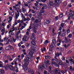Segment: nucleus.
<instances>
[{"label":"nucleus","instance_id":"49530a36","mask_svg":"<svg viewBox=\"0 0 74 74\" xmlns=\"http://www.w3.org/2000/svg\"><path fill=\"white\" fill-rule=\"evenodd\" d=\"M25 45L27 47H29V46L30 45L29 44V43H26L25 44Z\"/></svg>","mask_w":74,"mask_h":74},{"label":"nucleus","instance_id":"09e8293b","mask_svg":"<svg viewBox=\"0 0 74 74\" xmlns=\"http://www.w3.org/2000/svg\"><path fill=\"white\" fill-rule=\"evenodd\" d=\"M32 13H33V14H35L36 13V11H34V10H32Z\"/></svg>","mask_w":74,"mask_h":74},{"label":"nucleus","instance_id":"f257e3e1","mask_svg":"<svg viewBox=\"0 0 74 74\" xmlns=\"http://www.w3.org/2000/svg\"><path fill=\"white\" fill-rule=\"evenodd\" d=\"M31 44H32L31 47V51L29 52V55L27 56V59L29 61H31V58H32V56L33 55V53H35L36 51L34 48H37V45H36V43L34 41H32L31 42Z\"/></svg>","mask_w":74,"mask_h":74},{"label":"nucleus","instance_id":"aec40b11","mask_svg":"<svg viewBox=\"0 0 74 74\" xmlns=\"http://www.w3.org/2000/svg\"><path fill=\"white\" fill-rule=\"evenodd\" d=\"M10 65H8V64H7V65L6 66H5L4 67L5 69V70H8L9 69V66Z\"/></svg>","mask_w":74,"mask_h":74},{"label":"nucleus","instance_id":"4be33fe9","mask_svg":"<svg viewBox=\"0 0 74 74\" xmlns=\"http://www.w3.org/2000/svg\"><path fill=\"white\" fill-rule=\"evenodd\" d=\"M1 32H2V35H3L5 33V27H4L3 29H2Z\"/></svg>","mask_w":74,"mask_h":74},{"label":"nucleus","instance_id":"9d476101","mask_svg":"<svg viewBox=\"0 0 74 74\" xmlns=\"http://www.w3.org/2000/svg\"><path fill=\"white\" fill-rule=\"evenodd\" d=\"M24 5L26 7H27L28 5H32V3H31V1H29L27 2H26V3L24 4Z\"/></svg>","mask_w":74,"mask_h":74},{"label":"nucleus","instance_id":"7c9ffc66","mask_svg":"<svg viewBox=\"0 0 74 74\" xmlns=\"http://www.w3.org/2000/svg\"><path fill=\"white\" fill-rule=\"evenodd\" d=\"M11 23H9L8 25H7V28L8 29H10V26H11Z\"/></svg>","mask_w":74,"mask_h":74},{"label":"nucleus","instance_id":"39448f33","mask_svg":"<svg viewBox=\"0 0 74 74\" xmlns=\"http://www.w3.org/2000/svg\"><path fill=\"white\" fill-rule=\"evenodd\" d=\"M26 35H25L23 38L22 40L23 41H27L28 40V39L29 38V36H28L29 34V32H27L26 33Z\"/></svg>","mask_w":74,"mask_h":74},{"label":"nucleus","instance_id":"338daca9","mask_svg":"<svg viewBox=\"0 0 74 74\" xmlns=\"http://www.w3.org/2000/svg\"><path fill=\"white\" fill-rule=\"evenodd\" d=\"M21 18H23V14L22 13H21Z\"/></svg>","mask_w":74,"mask_h":74},{"label":"nucleus","instance_id":"f704fd0d","mask_svg":"<svg viewBox=\"0 0 74 74\" xmlns=\"http://www.w3.org/2000/svg\"><path fill=\"white\" fill-rule=\"evenodd\" d=\"M58 64L59 65H62L63 64V62L61 61H59Z\"/></svg>","mask_w":74,"mask_h":74},{"label":"nucleus","instance_id":"a211bd4d","mask_svg":"<svg viewBox=\"0 0 74 74\" xmlns=\"http://www.w3.org/2000/svg\"><path fill=\"white\" fill-rule=\"evenodd\" d=\"M22 12H23L24 13V14H25V11H26V9H25V8H22Z\"/></svg>","mask_w":74,"mask_h":74},{"label":"nucleus","instance_id":"dca6fc26","mask_svg":"<svg viewBox=\"0 0 74 74\" xmlns=\"http://www.w3.org/2000/svg\"><path fill=\"white\" fill-rule=\"evenodd\" d=\"M14 31V29H13V30H12V29H10V31H9V34H10L12 36H13V34H14V33L12 32Z\"/></svg>","mask_w":74,"mask_h":74},{"label":"nucleus","instance_id":"72a5a7b5","mask_svg":"<svg viewBox=\"0 0 74 74\" xmlns=\"http://www.w3.org/2000/svg\"><path fill=\"white\" fill-rule=\"evenodd\" d=\"M31 40H36V38L34 36H31Z\"/></svg>","mask_w":74,"mask_h":74},{"label":"nucleus","instance_id":"ddd939ff","mask_svg":"<svg viewBox=\"0 0 74 74\" xmlns=\"http://www.w3.org/2000/svg\"><path fill=\"white\" fill-rule=\"evenodd\" d=\"M55 72L56 74H60V70L58 69H56L55 70Z\"/></svg>","mask_w":74,"mask_h":74},{"label":"nucleus","instance_id":"c756f323","mask_svg":"<svg viewBox=\"0 0 74 74\" xmlns=\"http://www.w3.org/2000/svg\"><path fill=\"white\" fill-rule=\"evenodd\" d=\"M46 50V49L45 47L42 48L41 49V51L42 52H43L44 51H45Z\"/></svg>","mask_w":74,"mask_h":74},{"label":"nucleus","instance_id":"2f4dec72","mask_svg":"<svg viewBox=\"0 0 74 74\" xmlns=\"http://www.w3.org/2000/svg\"><path fill=\"white\" fill-rule=\"evenodd\" d=\"M56 40L55 39H54L53 40V42H52L51 43H52L53 44H55V43H56Z\"/></svg>","mask_w":74,"mask_h":74},{"label":"nucleus","instance_id":"864d4df0","mask_svg":"<svg viewBox=\"0 0 74 74\" xmlns=\"http://www.w3.org/2000/svg\"><path fill=\"white\" fill-rule=\"evenodd\" d=\"M15 59H16V60L17 61V60H18V61H21V59L19 58H16Z\"/></svg>","mask_w":74,"mask_h":74},{"label":"nucleus","instance_id":"b1692460","mask_svg":"<svg viewBox=\"0 0 74 74\" xmlns=\"http://www.w3.org/2000/svg\"><path fill=\"white\" fill-rule=\"evenodd\" d=\"M32 27L33 29H34L33 30V32L35 33H36L37 31H36V29L37 28V27H33V25L32 26Z\"/></svg>","mask_w":74,"mask_h":74},{"label":"nucleus","instance_id":"052dcab7","mask_svg":"<svg viewBox=\"0 0 74 74\" xmlns=\"http://www.w3.org/2000/svg\"><path fill=\"white\" fill-rule=\"evenodd\" d=\"M24 27H25L24 26H22L21 28H20L21 30H22V29H23Z\"/></svg>","mask_w":74,"mask_h":74},{"label":"nucleus","instance_id":"f03ea898","mask_svg":"<svg viewBox=\"0 0 74 74\" xmlns=\"http://www.w3.org/2000/svg\"><path fill=\"white\" fill-rule=\"evenodd\" d=\"M62 55V53H58L57 54H55V58L56 60L55 59H52V61L51 62V64H53L56 67H59V64H58V62H59V60L57 58H56L57 56H59L60 55Z\"/></svg>","mask_w":74,"mask_h":74},{"label":"nucleus","instance_id":"20e7f679","mask_svg":"<svg viewBox=\"0 0 74 74\" xmlns=\"http://www.w3.org/2000/svg\"><path fill=\"white\" fill-rule=\"evenodd\" d=\"M29 62H30L31 61H29V60H27V57L26 58H25L24 59V62H27V63L24 64V70H27V64L29 63Z\"/></svg>","mask_w":74,"mask_h":74},{"label":"nucleus","instance_id":"13d9d810","mask_svg":"<svg viewBox=\"0 0 74 74\" xmlns=\"http://www.w3.org/2000/svg\"><path fill=\"white\" fill-rule=\"evenodd\" d=\"M14 27H15V25H13L12 26V29H11V28H10L11 29H12V30H14H14H15V29H14Z\"/></svg>","mask_w":74,"mask_h":74},{"label":"nucleus","instance_id":"4c0bfd02","mask_svg":"<svg viewBox=\"0 0 74 74\" xmlns=\"http://www.w3.org/2000/svg\"><path fill=\"white\" fill-rule=\"evenodd\" d=\"M21 34V31H18L16 32V35H18V34Z\"/></svg>","mask_w":74,"mask_h":74},{"label":"nucleus","instance_id":"4d7b16f0","mask_svg":"<svg viewBox=\"0 0 74 74\" xmlns=\"http://www.w3.org/2000/svg\"><path fill=\"white\" fill-rule=\"evenodd\" d=\"M9 18L10 19V20H11L12 21V17H11V16H10L9 17Z\"/></svg>","mask_w":74,"mask_h":74},{"label":"nucleus","instance_id":"a878e982","mask_svg":"<svg viewBox=\"0 0 74 74\" xmlns=\"http://www.w3.org/2000/svg\"><path fill=\"white\" fill-rule=\"evenodd\" d=\"M16 11H17V12H22L21 10V9H20L19 8H17Z\"/></svg>","mask_w":74,"mask_h":74},{"label":"nucleus","instance_id":"680f3d73","mask_svg":"<svg viewBox=\"0 0 74 74\" xmlns=\"http://www.w3.org/2000/svg\"><path fill=\"white\" fill-rule=\"evenodd\" d=\"M61 59L62 60H65V58H64V57H62L61 58Z\"/></svg>","mask_w":74,"mask_h":74},{"label":"nucleus","instance_id":"69168bd1","mask_svg":"<svg viewBox=\"0 0 74 74\" xmlns=\"http://www.w3.org/2000/svg\"><path fill=\"white\" fill-rule=\"evenodd\" d=\"M72 37V35H71V34H69L68 36V37H69V38H70V37Z\"/></svg>","mask_w":74,"mask_h":74},{"label":"nucleus","instance_id":"393cba45","mask_svg":"<svg viewBox=\"0 0 74 74\" xmlns=\"http://www.w3.org/2000/svg\"><path fill=\"white\" fill-rule=\"evenodd\" d=\"M51 45L50 46V48H53V47H55V44H53V43H51Z\"/></svg>","mask_w":74,"mask_h":74},{"label":"nucleus","instance_id":"6e6552de","mask_svg":"<svg viewBox=\"0 0 74 74\" xmlns=\"http://www.w3.org/2000/svg\"><path fill=\"white\" fill-rule=\"evenodd\" d=\"M70 12L71 13L70 14V15L71 16L72 18L74 19V11H72V10H70Z\"/></svg>","mask_w":74,"mask_h":74},{"label":"nucleus","instance_id":"412c9836","mask_svg":"<svg viewBox=\"0 0 74 74\" xmlns=\"http://www.w3.org/2000/svg\"><path fill=\"white\" fill-rule=\"evenodd\" d=\"M38 15V16H39V18H40L41 19H42V14L40 13H37Z\"/></svg>","mask_w":74,"mask_h":74},{"label":"nucleus","instance_id":"ea45409f","mask_svg":"<svg viewBox=\"0 0 74 74\" xmlns=\"http://www.w3.org/2000/svg\"><path fill=\"white\" fill-rule=\"evenodd\" d=\"M66 34V33L64 32L62 34L61 36L62 37H64V36H65Z\"/></svg>","mask_w":74,"mask_h":74},{"label":"nucleus","instance_id":"f3484780","mask_svg":"<svg viewBox=\"0 0 74 74\" xmlns=\"http://www.w3.org/2000/svg\"><path fill=\"white\" fill-rule=\"evenodd\" d=\"M53 2L52 1H50L49 2V3L48 4V5L49 7H51V6H53Z\"/></svg>","mask_w":74,"mask_h":74},{"label":"nucleus","instance_id":"1a4fd4ad","mask_svg":"<svg viewBox=\"0 0 74 74\" xmlns=\"http://www.w3.org/2000/svg\"><path fill=\"white\" fill-rule=\"evenodd\" d=\"M13 48V47L12 46H11L10 45H9L8 46H7L5 48V49L6 50H10V49H12Z\"/></svg>","mask_w":74,"mask_h":74},{"label":"nucleus","instance_id":"e2e57ef3","mask_svg":"<svg viewBox=\"0 0 74 74\" xmlns=\"http://www.w3.org/2000/svg\"><path fill=\"white\" fill-rule=\"evenodd\" d=\"M27 20L28 21H30V18H29V17H27Z\"/></svg>","mask_w":74,"mask_h":74},{"label":"nucleus","instance_id":"f8f14e48","mask_svg":"<svg viewBox=\"0 0 74 74\" xmlns=\"http://www.w3.org/2000/svg\"><path fill=\"white\" fill-rule=\"evenodd\" d=\"M70 45V43L69 42V43H68L67 44V45H66V44H65L64 45H63V46L66 48V49H67V48H68V47H69Z\"/></svg>","mask_w":74,"mask_h":74},{"label":"nucleus","instance_id":"0eeeda50","mask_svg":"<svg viewBox=\"0 0 74 74\" xmlns=\"http://www.w3.org/2000/svg\"><path fill=\"white\" fill-rule=\"evenodd\" d=\"M48 68V66L45 64H43V66L42 65H40V66L38 67L39 69H47Z\"/></svg>","mask_w":74,"mask_h":74},{"label":"nucleus","instance_id":"c9c22d12","mask_svg":"<svg viewBox=\"0 0 74 74\" xmlns=\"http://www.w3.org/2000/svg\"><path fill=\"white\" fill-rule=\"evenodd\" d=\"M70 70L71 71H74V68L72 69V67H70Z\"/></svg>","mask_w":74,"mask_h":74},{"label":"nucleus","instance_id":"4468645a","mask_svg":"<svg viewBox=\"0 0 74 74\" xmlns=\"http://www.w3.org/2000/svg\"><path fill=\"white\" fill-rule=\"evenodd\" d=\"M19 16V13H16L15 14V19H17L18 18Z\"/></svg>","mask_w":74,"mask_h":74},{"label":"nucleus","instance_id":"bf43d9fd","mask_svg":"<svg viewBox=\"0 0 74 74\" xmlns=\"http://www.w3.org/2000/svg\"><path fill=\"white\" fill-rule=\"evenodd\" d=\"M15 30H19V28H18V27H15Z\"/></svg>","mask_w":74,"mask_h":74},{"label":"nucleus","instance_id":"e433bc0d","mask_svg":"<svg viewBox=\"0 0 74 74\" xmlns=\"http://www.w3.org/2000/svg\"><path fill=\"white\" fill-rule=\"evenodd\" d=\"M16 59H15L13 61L14 62V64L16 65L17 64V63H16L17 62Z\"/></svg>","mask_w":74,"mask_h":74},{"label":"nucleus","instance_id":"58836bf2","mask_svg":"<svg viewBox=\"0 0 74 74\" xmlns=\"http://www.w3.org/2000/svg\"><path fill=\"white\" fill-rule=\"evenodd\" d=\"M12 41H14V42H15L16 41V39L14 38V37H12V38L11 39Z\"/></svg>","mask_w":74,"mask_h":74},{"label":"nucleus","instance_id":"8fccbe9b","mask_svg":"<svg viewBox=\"0 0 74 74\" xmlns=\"http://www.w3.org/2000/svg\"><path fill=\"white\" fill-rule=\"evenodd\" d=\"M32 24H31L29 26V29H30V30H31V29H32Z\"/></svg>","mask_w":74,"mask_h":74},{"label":"nucleus","instance_id":"a18cd8bd","mask_svg":"<svg viewBox=\"0 0 74 74\" xmlns=\"http://www.w3.org/2000/svg\"><path fill=\"white\" fill-rule=\"evenodd\" d=\"M45 63L47 64H50V63H49V61H45Z\"/></svg>","mask_w":74,"mask_h":74},{"label":"nucleus","instance_id":"cd10ccee","mask_svg":"<svg viewBox=\"0 0 74 74\" xmlns=\"http://www.w3.org/2000/svg\"><path fill=\"white\" fill-rule=\"evenodd\" d=\"M43 8L44 9H47V6L46 5L44 4L43 5Z\"/></svg>","mask_w":74,"mask_h":74},{"label":"nucleus","instance_id":"6ab92c4d","mask_svg":"<svg viewBox=\"0 0 74 74\" xmlns=\"http://www.w3.org/2000/svg\"><path fill=\"white\" fill-rule=\"evenodd\" d=\"M9 68L10 70H14V68L11 65H9Z\"/></svg>","mask_w":74,"mask_h":74},{"label":"nucleus","instance_id":"423d86ee","mask_svg":"<svg viewBox=\"0 0 74 74\" xmlns=\"http://www.w3.org/2000/svg\"><path fill=\"white\" fill-rule=\"evenodd\" d=\"M9 38H11V37L10 36L8 37V38H7V37H5L4 38V41H5V44H9L10 42V39Z\"/></svg>","mask_w":74,"mask_h":74},{"label":"nucleus","instance_id":"bb28decb","mask_svg":"<svg viewBox=\"0 0 74 74\" xmlns=\"http://www.w3.org/2000/svg\"><path fill=\"white\" fill-rule=\"evenodd\" d=\"M5 57H3V60H4V62L5 63H8V60H5Z\"/></svg>","mask_w":74,"mask_h":74},{"label":"nucleus","instance_id":"c03bdc74","mask_svg":"<svg viewBox=\"0 0 74 74\" xmlns=\"http://www.w3.org/2000/svg\"><path fill=\"white\" fill-rule=\"evenodd\" d=\"M17 19H15V25H17L18 24V21H17Z\"/></svg>","mask_w":74,"mask_h":74},{"label":"nucleus","instance_id":"9b49d317","mask_svg":"<svg viewBox=\"0 0 74 74\" xmlns=\"http://www.w3.org/2000/svg\"><path fill=\"white\" fill-rule=\"evenodd\" d=\"M61 0H55V4H56V5H58V4H60V3H61Z\"/></svg>","mask_w":74,"mask_h":74},{"label":"nucleus","instance_id":"de8ad7c7","mask_svg":"<svg viewBox=\"0 0 74 74\" xmlns=\"http://www.w3.org/2000/svg\"><path fill=\"white\" fill-rule=\"evenodd\" d=\"M41 8L40 6H37L36 8V9L37 10H39Z\"/></svg>","mask_w":74,"mask_h":74},{"label":"nucleus","instance_id":"3c124183","mask_svg":"<svg viewBox=\"0 0 74 74\" xmlns=\"http://www.w3.org/2000/svg\"><path fill=\"white\" fill-rule=\"evenodd\" d=\"M46 23L47 24H48L49 23V20H47L46 21Z\"/></svg>","mask_w":74,"mask_h":74},{"label":"nucleus","instance_id":"c85d7f7f","mask_svg":"<svg viewBox=\"0 0 74 74\" xmlns=\"http://www.w3.org/2000/svg\"><path fill=\"white\" fill-rule=\"evenodd\" d=\"M45 59H51V58H50V57L48 56H45Z\"/></svg>","mask_w":74,"mask_h":74},{"label":"nucleus","instance_id":"473e14b6","mask_svg":"<svg viewBox=\"0 0 74 74\" xmlns=\"http://www.w3.org/2000/svg\"><path fill=\"white\" fill-rule=\"evenodd\" d=\"M61 32H59L58 33V38H60V37H59V36H60V35H61V33H62Z\"/></svg>","mask_w":74,"mask_h":74},{"label":"nucleus","instance_id":"7ed1b4c3","mask_svg":"<svg viewBox=\"0 0 74 74\" xmlns=\"http://www.w3.org/2000/svg\"><path fill=\"white\" fill-rule=\"evenodd\" d=\"M36 18H37L35 21L34 22V23H33V27H37L38 26V25L37 24V23H38V22H41V20L40 19L39 17H36Z\"/></svg>","mask_w":74,"mask_h":74},{"label":"nucleus","instance_id":"37998d69","mask_svg":"<svg viewBox=\"0 0 74 74\" xmlns=\"http://www.w3.org/2000/svg\"><path fill=\"white\" fill-rule=\"evenodd\" d=\"M48 43V41L47 40H46L44 42V44H47V43Z\"/></svg>","mask_w":74,"mask_h":74},{"label":"nucleus","instance_id":"2eb2a0df","mask_svg":"<svg viewBox=\"0 0 74 74\" xmlns=\"http://www.w3.org/2000/svg\"><path fill=\"white\" fill-rule=\"evenodd\" d=\"M28 72L29 73H30L31 74H34V71H32V70L31 69H29L28 70Z\"/></svg>","mask_w":74,"mask_h":74},{"label":"nucleus","instance_id":"a19ab883","mask_svg":"<svg viewBox=\"0 0 74 74\" xmlns=\"http://www.w3.org/2000/svg\"><path fill=\"white\" fill-rule=\"evenodd\" d=\"M16 38L17 39H18V40H20L19 38V36H18V35H16Z\"/></svg>","mask_w":74,"mask_h":74},{"label":"nucleus","instance_id":"6e6d98bb","mask_svg":"<svg viewBox=\"0 0 74 74\" xmlns=\"http://www.w3.org/2000/svg\"><path fill=\"white\" fill-rule=\"evenodd\" d=\"M23 24L24 26L25 27H26V26H27V24H26V23H23Z\"/></svg>","mask_w":74,"mask_h":74},{"label":"nucleus","instance_id":"5701e85b","mask_svg":"<svg viewBox=\"0 0 74 74\" xmlns=\"http://www.w3.org/2000/svg\"><path fill=\"white\" fill-rule=\"evenodd\" d=\"M43 10L44 8H42V9L40 10V13H38V14H41L42 13H44V10Z\"/></svg>","mask_w":74,"mask_h":74},{"label":"nucleus","instance_id":"5fc2aeb1","mask_svg":"<svg viewBox=\"0 0 74 74\" xmlns=\"http://www.w3.org/2000/svg\"><path fill=\"white\" fill-rule=\"evenodd\" d=\"M66 14L67 15H69V16H70V15H70V13L68 12H66Z\"/></svg>","mask_w":74,"mask_h":74},{"label":"nucleus","instance_id":"603ef678","mask_svg":"<svg viewBox=\"0 0 74 74\" xmlns=\"http://www.w3.org/2000/svg\"><path fill=\"white\" fill-rule=\"evenodd\" d=\"M63 16V13H62L60 14V18H62Z\"/></svg>","mask_w":74,"mask_h":74},{"label":"nucleus","instance_id":"0e129e2a","mask_svg":"<svg viewBox=\"0 0 74 74\" xmlns=\"http://www.w3.org/2000/svg\"><path fill=\"white\" fill-rule=\"evenodd\" d=\"M7 58L8 59H10L11 58V56H8L7 57Z\"/></svg>","mask_w":74,"mask_h":74},{"label":"nucleus","instance_id":"79ce46f5","mask_svg":"<svg viewBox=\"0 0 74 74\" xmlns=\"http://www.w3.org/2000/svg\"><path fill=\"white\" fill-rule=\"evenodd\" d=\"M1 74H4L5 72H4V70L3 69H1Z\"/></svg>","mask_w":74,"mask_h":74},{"label":"nucleus","instance_id":"774afa93","mask_svg":"<svg viewBox=\"0 0 74 74\" xmlns=\"http://www.w3.org/2000/svg\"><path fill=\"white\" fill-rule=\"evenodd\" d=\"M47 71H44V74H47Z\"/></svg>","mask_w":74,"mask_h":74}]
</instances>
